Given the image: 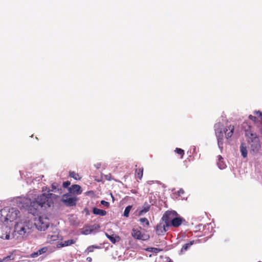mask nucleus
<instances>
[{"instance_id": "f257e3e1", "label": "nucleus", "mask_w": 262, "mask_h": 262, "mask_svg": "<svg viewBox=\"0 0 262 262\" xmlns=\"http://www.w3.org/2000/svg\"><path fill=\"white\" fill-rule=\"evenodd\" d=\"M32 228V223L29 221L17 222L14 226L13 236L17 239L23 238L30 232Z\"/></svg>"}, {"instance_id": "f03ea898", "label": "nucleus", "mask_w": 262, "mask_h": 262, "mask_svg": "<svg viewBox=\"0 0 262 262\" xmlns=\"http://www.w3.org/2000/svg\"><path fill=\"white\" fill-rule=\"evenodd\" d=\"M234 130V127L232 125L226 126L224 128L216 127L215 129V135L217 140V144L220 148H223L224 135H225L226 139L228 140L232 136Z\"/></svg>"}, {"instance_id": "7ed1b4c3", "label": "nucleus", "mask_w": 262, "mask_h": 262, "mask_svg": "<svg viewBox=\"0 0 262 262\" xmlns=\"http://www.w3.org/2000/svg\"><path fill=\"white\" fill-rule=\"evenodd\" d=\"M20 212L16 208H4L0 211V220L2 222H13L19 216Z\"/></svg>"}, {"instance_id": "20e7f679", "label": "nucleus", "mask_w": 262, "mask_h": 262, "mask_svg": "<svg viewBox=\"0 0 262 262\" xmlns=\"http://www.w3.org/2000/svg\"><path fill=\"white\" fill-rule=\"evenodd\" d=\"M57 198V195L52 193H42L35 199V201L39 204L41 207L47 208L53 204V200Z\"/></svg>"}, {"instance_id": "39448f33", "label": "nucleus", "mask_w": 262, "mask_h": 262, "mask_svg": "<svg viewBox=\"0 0 262 262\" xmlns=\"http://www.w3.org/2000/svg\"><path fill=\"white\" fill-rule=\"evenodd\" d=\"M50 222L48 217L45 215H40L35 220L34 225L36 228L40 231H45L49 226Z\"/></svg>"}, {"instance_id": "423d86ee", "label": "nucleus", "mask_w": 262, "mask_h": 262, "mask_svg": "<svg viewBox=\"0 0 262 262\" xmlns=\"http://www.w3.org/2000/svg\"><path fill=\"white\" fill-rule=\"evenodd\" d=\"M78 198L76 196H73L69 193H66L62 195L61 201L67 206L71 207L75 206Z\"/></svg>"}, {"instance_id": "0eeeda50", "label": "nucleus", "mask_w": 262, "mask_h": 262, "mask_svg": "<svg viewBox=\"0 0 262 262\" xmlns=\"http://www.w3.org/2000/svg\"><path fill=\"white\" fill-rule=\"evenodd\" d=\"M178 214L176 211H167L163 214L162 219V221L166 224L167 227H170V222L171 221L176 217V216H178Z\"/></svg>"}, {"instance_id": "6e6552de", "label": "nucleus", "mask_w": 262, "mask_h": 262, "mask_svg": "<svg viewBox=\"0 0 262 262\" xmlns=\"http://www.w3.org/2000/svg\"><path fill=\"white\" fill-rule=\"evenodd\" d=\"M41 206L35 200L31 202L28 207V210L29 213L33 215H37Z\"/></svg>"}, {"instance_id": "1a4fd4ad", "label": "nucleus", "mask_w": 262, "mask_h": 262, "mask_svg": "<svg viewBox=\"0 0 262 262\" xmlns=\"http://www.w3.org/2000/svg\"><path fill=\"white\" fill-rule=\"evenodd\" d=\"M132 235L134 238L142 241H147L149 238V235L142 234L140 230L136 229H133Z\"/></svg>"}, {"instance_id": "9d476101", "label": "nucleus", "mask_w": 262, "mask_h": 262, "mask_svg": "<svg viewBox=\"0 0 262 262\" xmlns=\"http://www.w3.org/2000/svg\"><path fill=\"white\" fill-rule=\"evenodd\" d=\"M10 228L5 225L0 224V238L8 239L10 237Z\"/></svg>"}, {"instance_id": "9b49d317", "label": "nucleus", "mask_w": 262, "mask_h": 262, "mask_svg": "<svg viewBox=\"0 0 262 262\" xmlns=\"http://www.w3.org/2000/svg\"><path fill=\"white\" fill-rule=\"evenodd\" d=\"M168 227H167L166 224L159 223L156 227V233L158 235H163L167 230Z\"/></svg>"}, {"instance_id": "f8f14e48", "label": "nucleus", "mask_w": 262, "mask_h": 262, "mask_svg": "<svg viewBox=\"0 0 262 262\" xmlns=\"http://www.w3.org/2000/svg\"><path fill=\"white\" fill-rule=\"evenodd\" d=\"M183 221H185L184 219L180 216H176L172 221H171L170 222V226L178 227L182 224Z\"/></svg>"}, {"instance_id": "ddd939ff", "label": "nucleus", "mask_w": 262, "mask_h": 262, "mask_svg": "<svg viewBox=\"0 0 262 262\" xmlns=\"http://www.w3.org/2000/svg\"><path fill=\"white\" fill-rule=\"evenodd\" d=\"M69 191L71 193L80 194L82 193L81 187L79 185L74 184L69 188Z\"/></svg>"}, {"instance_id": "4468645a", "label": "nucleus", "mask_w": 262, "mask_h": 262, "mask_svg": "<svg viewBox=\"0 0 262 262\" xmlns=\"http://www.w3.org/2000/svg\"><path fill=\"white\" fill-rule=\"evenodd\" d=\"M48 250V248L43 247L41 249L38 250L36 252H33L31 254V257L35 258L38 256L46 253Z\"/></svg>"}, {"instance_id": "2eb2a0df", "label": "nucleus", "mask_w": 262, "mask_h": 262, "mask_svg": "<svg viewBox=\"0 0 262 262\" xmlns=\"http://www.w3.org/2000/svg\"><path fill=\"white\" fill-rule=\"evenodd\" d=\"M76 239H69L67 241H63L59 244V247H63L71 246L73 244H74L76 243Z\"/></svg>"}, {"instance_id": "dca6fc26", "label": "nucleus", "mask_w": 262, "mask_h": 262, "mask_svg": "<svg viewBox=\"0 0 262 262\" xmlns=\"http://www.w3.org/2000/svg\"><path fill=\"white\" fill-rule=\"evenodd\" d=\"M93 213L94 214L99 215L102 216H105L106 214V211H105L104 210L100 209H98L96 207H94L93 208Z\"/></svg>"}, {"instance_id": "f3484780", "label": "nucleus", "mask_w": 262, "mask_h": 262, "mask_svg": "<svg viewBox=\"0 0 262 262\" xmlns=\"http://www.w3.org/2000/svg\"><path fill=\"white\" fill-rule=\"evenodd\" d=\"M105 235L113 244H115L117 242H118L120 240V237L118 235L114 236V235H109L107 233H105Z\"/></svg>"}, {"instance_id": "a211bd4d", "label": "nucleus", "mask_w": 262, "mask_h": 262, "mask_svg": "<svg viewBox=\"0 0 262 262\" xmlns=\"http://www.w3.org/2000/svg\"><path fill=\"white\" fill-rule=\"evenodd\" d=\"M150 205L147 203H145L143 206L142 209L139 212L140 216L143 215L149 210Z\"/></svg>"}, {"instance_id": "6ab92c4d", "label": "nucleus", "mask_w": 262, "mask_h": 262, "mask_svg": "<svg viewBox=\"0 0 262 262\" xmlns=\"http://www.w3.org/2000/svg\"><path fill=\"white\" fill-rule=\"evenodd\" d=\"M143 174V167H139L137 168L135 170V176L136 177L139 179L141 180Z\"/></svg>"}, {"instance_id": "aec40b11", "label": "nucleus", "mask_w": 262, "mask_h": 262, "mask_svg": "<svg viewBox=\"0 0 262 262\" xmlns=\"http://www.w3.org/2000/svg\"><path fill=\"white\" fill-rule=\"evenodd\" d=\"M240 151L242 153V155L243 158H246L247 157V150L246 144L242 143L240 146Z\"/></svg>"}, {"instance_id": "412c9836", "label": "nucleus", "mask_w": 262, "mask_h": 262, "mask_svg": "<svg viewBox=\"0 0 262 262\" xmlns=\"http://www.w3.org/2000/svg\"><path fill=\"white\" fill-rule=\"evenodd\" d=\"M58 239V236L57 234H49L47 236V241L49 243H52Z\"/></svg>"}, {"instance_id": "4be33fe9", "label": "nucleus", "mask_w": 262, "mask_h": 262, "mask_svg": "<svg viewBox=\"0 0 262 262\" xmlns=\"http://www.w3.org/2000/svg\"><path fill=\"white\" fill-rule=\"evenodd\" d=\"M100 248L98 246H90L85 249L84 253H86L88 254L89 253L93 252L95 249H99Z\"/></svg>"}, {"instance_id": "5701e85b", "label": "nucleus", "mask_w": 262, "mask_h": 262, "mask_svg": "<svg viewBox=\"0 0 262 262\" xmlns=\"http://www.w3.org/2000/svg\"><path fill=\"white\" fill-rule=\"evenodd\" d=\"M222 160L223 158L221 156H219V162L217 163V165L221 169L225 168L226 167V165L224 164Z\"/></svg>"}, {"instance_id": "b1692460", "label": "nucleus", "mask_w": 262, "mask_h": 262, "mask_svg": "<svg viewBox=\"0 0 262 262\" xmlns=\"http://www.w3.org/2000/svg\"><path fill=\"white\" fill-rule=\"evenodd\" d=\"M132 207L133 206L132 205H128V206H127L125 208L124 213H123L124 216H125L126 217H128L129 216V214L131 209L132 208Z\"/></svg>"}, {"instance_id": "393cba45", "label": "nucleus", "mask_w": 262, "mask_h": 262, "mask_svg": "<svg viewBox=\"0 0 262 262\" xmlns=\"http://www.w3.org/2000/svg\"><path fill=\"white\" fill-rule=\"evenodd\" d=\"M194 243V241H190L189 243L185 244L182 248V251H186L188 248L190 247L191 245Z\"/></svg>"}, {"instance_id": "a878e982", "label": "nucleus", "mask_w": 262, "mask_h": 262, "mask_svg": "<svg viewBox=\"0 0 262 262\" xmlns=\"http://www.w3.org/2000/svg\"><path fill=\"white\" fill-rule=\"evenodd\" d=\"M69 176L71 178H74L75 180L80 179V177L79 174L77 173H76L74 171H70Z\"/></svg>"}, {"instance_id": "bb28decb", "label": "nucleus", "mask_w": 262, "mask_h": 262, "mask_svg": "<svg viewBox=\"0 0 262 262\" xmlns=\"http://www.w3.org/2000/svg\"><path fill=\"white\" fill-rule=\"evenodd\" d=\"M174 151L180 155L181 156V158L182 159L183 158V156L184 155V150L181 148H176L174 150Z\"/></svg>"}, {"instance_id": "cd10ccee", "label": "nucleus", "mask_w": 262, "mask_h": 262, "mask_svg": "<svg viewBox=\"0 0 262 262\" xmlns=\"http://www.w3.org/2000/svg\"><path fill=\"white\" fill-rule=\"evenodd\" d=\"M58 186V185L57 183H53L52 185V188L53 189V190L55 192H56V189H57V187ZM57 191L61 193V189H58L57 188Z\"/></svg>"}, {"instance_id": "c85d7f7f", "label": "nucleus", "mask_w": 262, "mask_h": 262, "mask_svg": "<svg viewBox=\"0 0 262 262\" xmlns=\"http://www.w3.org/2000/svg\"><path fill=\"white\" fill-rule=\"evenodd\" d=\"M140 222L142 223H145L147 226L149 225L148 220L145 217L141 218L140 219Z\"/></svg>"}, {"instance_id": "c756f323", "label": "nucleus", "mask_w": 262, "mask_h": 262, "mask_svg": "<svg viewBox=\"0 0 262 262\" xmlns=\"http://www.w3.org/2000/svg\"><path fill=\"white\" fill-rule=\"evenodd\" d=\"M11 256H7L4 257L3 259H0V262H6L8 261L10 259Z\"/></svg>"}, {"instance_id": "7c9ffc66", "label": "nucleus", "mask_w": 262, "mask_h": 262, "mask_svg": "<svg viewBox=\"0 0 262 262\" xmlns=\"http://www.w3.org/2000/svg\"><path fill=\"white\" fill-rule=\"evenodd\" d=\"M185 193V192L183 189H180L178 191L177 194L179 196H182L183 194Z\"/></svg>"}, {"instance_id": "2f4dec72", "label": "nucleus", "mask_w": 262, "mask_h": 262, "mask_svg": "<svg viewBox=\"0 0 262 262\" xmlns=\"http://www.w3.org/2000/svg\"><path fill=\"white\" fill-rule=\"evenodd\" d=\"M161 251H162V249L157 248H154L151 252L157 254Z\"/></svg>"}, {"instance_id": "473e14b6", "label": "nucleus", "mask_w": 262, "mask_h": 262, "mask_svg": "<svg viewBox=\"0 0 262 262\" xmlns=\"http://www.w3.org/2000/svg\"><path fill=\"white\" fill-rule=\"evenodd\" d=\"M71 184V182L69 181L64 182L63 183V187L64 188H67Z\"/></svg>"}, {"instance_id": "72a5a7b5", "label": "nucleus", "mask_w": 262, "mask_h": 262, "mask_svg": "<svg viewBox=\"0 0 262 262\" xmlns=\"http://www.w3.org/2000/svg\"><path fill=\"white\" fill-rule=\"evenodd\" d=\"M101 204L104 205L106 207H108L110 206V203L108 202H106L104 200L101 201Z\"/></svg>"}, {"instance_id": "f704fd0d", "label": "nucleus", "mask_w": 262, "mask_h": 262, "mask_svg": "<svg viewBox=\"0 0 262 262\" xmlns=\"http://www.w3.org/2000/svg\"><path fill=\"white\" fill-rule=\"evenodd\" d=\"M92 231H93V230H92V229H91V230L86 229V230H85L84 231H83L82 232V233L83 234L86 235V234L91 233Z\"/></svg>"}, {"instance_id": "c9c22d12", "label": "nucleus", "mask_w": 262, "mask_h": 262, "mask_svg": "<svg viewBox=\"0 0 262 262\" xmlns=\"http://www.w3.org/2000/svg\"><path fill=\"white\" fill-rule=\"evenodd\" d=\"M249 118L250 119H251V120H252L254 122H256L257 121V119H256V117L253 116L251 115L249 116Z\"/></svg>"}, {"instance_id": "e433bc0d", "label": "nucleus", "mask_w": 262, "mask_h": 262, "mask_svg": "<svg viewBox=\"0 0 262 262\" xmlns=\"http://www.w3.org/2000/svg\"><path fill=\"white\" fill-rule=\"evenodd\" d=\"M105 179L108 181L111 180V174H107L105 176Z\"/></svg>"}, {"instance_id": "4c0bfd02", "label": "nucleus", "mask_w": 262, "mask_h": 262, "mask_svg": "<svg viewBox=\"0 0 262 262\" xmlns=\"http://www.w3.org/2000/svg\"><path fill=\"white\" fill-rule=\"evenodd\" d=\"M254 114L255 115H258L259 116L261 117V118L262 117V113L259 111L254 112Z\"/></svg>"}, {"instance_id": "58836bf2", "label": "nucleus", "mask_w": 262, "mask_h": 262, "mask_svg": "<svg viewBox=\"0 0 262 262\" xmlns=\"http://www.w3.org/2000/svg\"><path fill=\"white\" fill-rule=\"evenodd\" d=\"M154 248L153 247H149V248H147L146 250L147 251H149V252H152V250H153Z\"/></svg>"}, {"instance_id": "ea45409f", "label": "nucleus", "mask_w": 262, "mask_h": 262, "mask_svg": "<svg viewBox=\"0 0 262 262\" xmlns=\"http://www.w3.org/2000/svg\"><path fill=\"white\" fill-rule=\"evenodd\" d=\"M86 260L89 262H91L92 261V258L91 257H88L86 258Z\"/></svg>"}, {"instance_id": "a19ab883", "label": "nucleus", "mask_w": 262, "mask_h": 262, "mask_svg": "<svg viewBox=\"0 0 262 262\" xmlns=\"http://www.w3.org/2000/svg\"><path fill=\"white\" fill-rule=\"evenodd\" d=\"M249 134H250V133L249 132L248 129L246 130V135L247 136H249Z\"/></svg>"}, {"instance_id": "79ce46f5", "label": "nucleus", "mask_w": 262, "mask_h": 262, "mask_svg": "<svg viewBox=\"0 0 262 262\" xmlns=\"http://www.w3.org/2000/svg\"><path fill=\"white\" fill-rule=\"evenodd\" d=\"M250 135L252 137V138H255V135L253 134L252 133H250Z\"/></svg>"}, {"instance_id": "37998d69", "label": "nucleus", "mask_w": 262, "mask_h": 262, "mask_svg": "<svg viewBox=\"0 0 262 262\" xmlns=\"http://www.w3.org/2000/svg\"><path fill=\"white\" fill-rule=\"evenodd\" d=\"M261 121H262V117L261 118Z\"/></svg>"}]
</instances>
